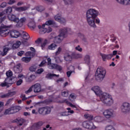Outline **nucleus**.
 Returning <instances> with one entry per match:
<instances>
[{"label":"nucleus","mask_w":130,"mask_h":130,"mask_svg":"<svg viewBox=\"0 0 130 130\" xmlns=\"http://www.w3.org/2000/svg\"><path fill=\"white\" fill-rule=\"evenodd\" d=\"M106 130H115V129L112 126H110V127H107L106 128Z\"/></svg>","instance_id":"obj_64"},{"label":"nucleus","mask_w":130,"mask_h":130,"mask_svg":"<svg viewBox=\"0 0 130 130\" xmlns=\"http://www.w3.org/2000/svg\"><path fill=\"white\" fill-rule=\"evenodd\" d=\"M0 35L2 37H6L10 35V30L7 29V26L2 25L0 26Z\"/></svg>","instance_id":"obj_6"},{"label":"nucleus","mask_w":130,"mask_h":130,"mask_svg":"<svg viewBox=\"0 0 130 130\" xmlns=\"http://www.w3.org/2000/svg\"><path fill=\"white\" fill-rule=\"evenodd\" d=\"M1 8H6L7 7V3L6 2H3L1 5Z\"/></svg>","instance_id":"obj_61"},{"label":"nucleus","mask_w":130,"mask_h":130,"mask_svg":"<svg viewBox=\"0 0 130 130\" xmlns=\"http://www.w3.org/2000/svg\"><path fill=\"white\" fill-rule=\"evenodd\" d=\"M106 75V70L103 67H99L96 69V72L95 73V79L98 82H102L103 79L105 78Z\"/></svg>","instance_id":"obj_3"},{"label":"nucleus","mask_w":130,"mask_h":130,"mask_svg":"<svg viewBox=\"0 0 130 130\" xmlns=\"http://www.w3.org/2000/svg\"><path fill=\"white\" fill-rule=\"evenodd\" d=\"M34 89V92L35 93H40L42 91L41 85L39 83H36L35 85L31 86Z\"/></svg>","instance_id":"obj_13"},{"label":"nucleus","mask_w":130,"mask_h":130,"mask_svg":"<svg viewBox=\"0 0 130 130\" xmlns=\"http://www.w3.org/2000/svg\"><path fill=\"white\" fill-rule=\"evenodd\" d=\"M35 78H36L35 75H31L29 76L28 80L30 81V82H32V81L35 79Z\"/></svg>","instance_id":"obj_50"},{"label":"nucleus","mask_w":130,"mask_h":130,"mask_svg":"<svg viewBox=\"0 0 130 130\" xmlns=\"http://www.w3.org/2000/svg\"><path fill=\"white\" fill-rule=\"evenodd\" d=\"M24 53H25V52L24 51H20L17 53V54L19 56H22L23 54H24Z\"/></svg>","instance_id":"obj_57"},{"label":"nucleus","mask_w":130,"mask_h":130,"mask_svg":"<svg viewBox=\"0 0 130 130\" xmlns=\"http://www.w3.org/2000/svg\"><path fill=\"white\" fill-rule=\"evenodd\" d=\"M100 55L102 57L103 60L104 61H106V59H111L112 57L113 56L112 54L107 55L105 54L101 53Z\"/></svg>","instance_id":"obj_20"},{"label":"nucleus","mask_w":130,"mask_h":130,"mask_svg":"<svg viewBox=\"0 0 130 130\" xmlns=\"http://www.w3.org/2000/svg\"><path fill=\"white\" fill-rule=\"evenodd\" d=\"M9 35L12 38H18L21 35L20 32L17 30H9Z\"/></svg>","instance_id":"obj_19"},{"label":"nucleus","mask_w":130,"mask_h":130,"mask_svg":"<svg viewBox=\"0 0 130 130\" xmlns=\"http://www.w3.org/2000/svg\"><path fill=\"white\" fill-rule=\"evenodd\" d=\"M7 78H11L13 76V72L12 71L9 70L6 73Z\"/></svg>","instance_id":"obj_40"},{"label":"nucleus","mask_w":130,"mask_h":130,"mask_svg":"<svg viewBox=\"0 0 130 130\" xmlns=\"http://www.w3.org/2000/svg\"><path fill=\"white\" fill-rule=\"evenodd\" d=\"M52 31V28L50 27H45V24L42 25V29L41 30V34H45V33H50Z\"/></svg>","instance_id":"obj_14"},{"label":"nucleus","mask_w":130,"mask_h":130,"mask_svg":"<svg viewBox=\"0 0 130 130\" xmlns=\"http://www.w3.org/2000/svg\"><path fill=\"white\" fill-rule=\"evenodd\" d=\"M84 59L85 63H87V64H89V63H90V55H86Z\"/></svg>","instance_id":"obj_35"},{"label":"nucleus","mask_w":130,"mask_h":130,"mask_svg":"<svg viewBox=\"0 0 130 130\" xmlns=\"http://www.w3.org/2000/svg\"><path fill=\"white\" fill-rule=\"evenodd\" d=\"M39 113L42 115H46V114H49L51 112V109L48 107H42L39 109Z\"/></svg>","instance_id":"obj_8"},{"label":"nucleus","mask_w":130,"mask_h":130,"mask_svg":"<svg viewBox=\"0 0 130 130\" xmlns=\"http://www.w3.org/2000/svg\"><path fill=\"white\" fill-rule=\"evenodd\" d=\"M23 83V80L22 79H19L17 82L16 85L17 86H20Z\"/></svg>","instance_id":"obj_56"},{"label":"nucleus","mask_w":130,"mask_h":130,"mask_svg":"<svg viewBox=\"0 0 130 130\" xmlns=\"http://www.w3.org/2000/svg\"><path fill=\"white\" fill-rule=\"evenodd\" d=\"M37 69V67L36 66H32L29 68V71L30 72H35Z\"/></svg>","instance_id":"obj_46"},{"label":"nucleus","mask_w":130,"mask_h":130,"mask_svg":"<svg viewBox=\"0 0 130 130\" xmlns=\"http://www.w3.org/2000/svg\"><path fill=\"white\" fill-rule=\"evenodd\" d=\"M44 71L43 69L41 68L37 71V74H41L42 73H43Z\"/></svg>","instance_id":"obj_58"},{"label":"nucleus","mask_w":130,"mask_h":130,"mask_svg":"<svg viewBox=\"0 0 130 130\" xmlns=\"http://www.w3.org/2000/svg\"><path fill=\"white\" fill-rule=\"evenodd\" d=\"M16 80H17V77H7L5 82H6L7 85H12V84H14L16 82Z\"/></svg>","instance_id":"obj_11"},{"label":"nucleus","mask_w":130,"mask_h":130,"mask_svg":"<svg viewBox=\"0 0 130 130\" xmlns=\"http://www.w3.org/2000/svg\"><path fill=\"white\" fill-rule=\"evenodd\" d=\"M42 125H43V122H39L38 123L34 124L32 126V128L34 129H39V128H40V127L42 126Z\"/></svg>","instance_id":"obj_22"},{"label":"nucleus","mask_w":130,"mask_h":130,"mask_svg":"<svg viewBox=\"0 0 130 130\" xmlns=\"http://www.w3.org/2000/svg\"><path fill=\"white\" fill-rule=\"evenodd\" d=\"M60 103H66V104H68V105H69V106L72 107V108H77L76 106L72 104V103L69 102L67 99L60 101Z\"/></svg>","instance_id":"obj_24"},{"label":"nucleus","mask_w":130,"mask_h":130,"mask_svg":"<svg viewBox=\"0 0 130 130\" xmlns=\"http://www.w3.org/2000/svg\"><path fill=\"white\" fill-rule=\"evenodd\" d=\"M28 27H29V28H32V29H35V28H36V23H35V21H34V20H32L28 23Z\"/></svg>","instance_id":"obj_32"},{"label":"nucleus","mask_w":130,"mask_h":130,"mask_svg":"<svg viewBox=\"0 0 130 130\" xmlns=\"http://www.w3.org/2000/svg\"><path fill=\"white\" fill-rule=\"evenodd\" d=\"M31 57H23L22 58L21 60L23 61V62L27 63V62H29L31 60Z\"/></svg>","instance_id":"obj_34"},{"label":"nucleus","mask_w":130,"mask_h":130,"mask_svg":"<svg viewBox=\"0 0 130 130\" xmlns=\"http://www.w3.org/2000/svg\"><path fill=\"white\" fill-rule=\"evenodd\" d=\"M16 3V1L15 0H10L9 2L8 3V5H13Z\"/></svg>","instance_id":"obj_59"},{"label":"nucleus","mask_w":130,"mask_h":130,"mask_svg":"<svg viewBox=\"0 0 130 130\" xmlns=\"http://www.w3.org/2000/svg\"><path fill=\"white\" fill-rule=\"evenodd\" d=\"M54 19L55 21L59 22L61 24H63L66 22V19L62 17H61V15L60 14H57L54 16Z\"/></svg>","instance_id":"obj_16"},{"label":"nucleus","mask_w":130,"mask_h":130,"mask_svg":"<svg viewBox=\"0 0 130 130\" xmlns=\"http://www.w3.org/2000/svg\"><path fill=\"white\" fill-rule=\"evenodd\" d=\"M61 95L62 97H68L69 96V91H63L61 92Z\"/></svg>","instance_id":"obj_42"},{"label":"nucleus","mask_w":130,"mask_h":130,"mask_svg":"<svg viewBox=\"0 0 130 130\" xmlns=\"http://www.w3.org/2000/svg\"><path fill=\"white\" fill-rule=\"evenodd\" d=\"M62 41V39L60 35H58L57 37H55L54 39V43L59 44Z\"/></svg>","instance_id":"obj_27"},{"label":"nucleus","mask_w":130,"mask_h":130,"mask_svg":"<svg viewBox=\"0 0 130 130\" xmlns=\"http://www.w3.org/2000/svg\"><path fill=\"white\" fill-rule=\"evenodd\" d=\"M72 57L73 58H82L83 57V55L82 54L76 53H72Z\"/></svg>","instance_id":"obj_28"},{"label":"nucleus","mask_w":130,"mask_h":130,"mask_svg":"<svg viewBox=\"0 0 130 130\" xmlns=\"http://www.w3.org/2000/svg\"><path fill=\"white\" fill-rule=\"evenodd\" d=\"M15 122H17L18 125L21 126V125H23V123L25 122V119L18 118L16 120Z\"/></svg>","instance_id":"obj_30"},{"label":"nucleus","mask_w":130,"mask_h":130,"mask_svg":"<svg viewBox=\"0 0 130 130\" xmlns=\"http://www.w3.org/2000/svg\"><path fill=\"white\" fill-rule=\"evenodd\" d=\"M91 90L92 91H93V92H94L96 95H97L98 96L100 95H100L102 94V91L101 90V88H100V87L98 86H95L91 88Z\"/></svg>","instance_id":"obj_17"},{"label":"nucleus","mask_w":130,"mask_h":130,"mask_svg":"<svg viewBox=\"0 0 130 130\" xmlns=\"http://www.w3.org/2000/svg\"><path fill=\"white\" fill-rule=\"evenodd\" d=\"M13 70L16 74H20V73H22V71H23L22 64L20 63H18L14 67Z\"/></svg>","instance_id":"obj_12"},{"label":"nucleus","mask_w":130,"mask_h":130,"mask_svg":"<svg viewBox=\"0 0 130 130\" xmlns=\"http://www.w3.org/2000/svg\"><path fill=\"white\" fill-rule=\"evenodd\" d=\"M8 19L10 21L12 22H15V23H18L19 22V18L17 17L15 15H8Z\"/></svg>","instance_id":"obj_21"},{"label":"nucleus","mask_w":130,"mask_h":130,"mask_svg":"<svg viewBox=\"0 0 130 130\" xmlns=\"http://www.w3.org/2000/svg\"><path fill=\"white\" fill-rule=\"evenodd\" d=\"M59 36L61 37H63V38H66V37H68V33L69 34H72V29L71 28H60L59 31Z\"/></svg>","instance_id":"obj_4"},{"label":"nucleus","mask_w":130,"mask_h":130,"mask_svg":"<svg viewBox=\"0 0 130 130\" xmlns=\"http://www.w3.org/2000/svg\"><path fill=\"white\" fill-rule=\"evenodd\" d=\"M20 45H21V42L17 41L15 43H14L12 46V49H17V48H19V47H20Z\"/></svg>","instance_id":"obj_29"},{"label":"nucleus","mask_w":130,"mask_h":130,"mask_svg":"<svg viewBox=\"0 0 130 130\" xmlns=\"http://www.w3.org/2000/svg\"><path fill=\"white\" fill-rule=\"evenodd\" d=\"M20 98H22V101H24V100H27V98H26V95L24 94H22L20 96Z\"/></svg>","instance_id":"obj_54"},{"label":"nucleus","mask_w":130,"mask_h":130,"mask_svg":"<svg viewBox=\"0 0 130 130\" xmlns=\"http://www.w3.org/2000/svg\"><path fill=\"white\" fill-rule=\"evenodd\" d=\"M83 126L88 129H95L96 126L94 125L93 122L91 121H86L83 122Z\"/></svg>","instance_id":"obj_7"},{"label":"nucleus","mask_w":130,"mask_h":130,"mask_svg":"<svg viewBox=\"0 0 130 130\" xmlns=\"http://www.w3.org/2000/svg\"><path fill=\"white\" fill-rule=\"evenodd\" d=\"M76 50H77V51H79V52H82L83 51V49L81 48L80 45H78L77 47H75Z\"/></svg>","instance_id":"obj_49"},{"label":"nucleus","mask_w":130,"mask_h":130,"mask_svg":"<svg viewBox=\"0 0 130 130\" xmlns=\"http://www.w3.org/2000/svg\"><path fill=\"white\" fill-rule=\"evenodd\" d=\"M63 58L66 61H67V62H70V61L73 60V53L71 54H70L69 53H65Z\"/></svg>","instance_id":"obj_18"},{"label":"nucleus","mask_w":130,"mask_h":130,"mask_svg":"<svg viewBox=\"0 0 130 130\" xmlns=\"http://www.w3.org/2000/svg\"><path fill=\"white\" fill-rule=\"evenodd\" d=\"M2 98H9L8 93L4 94L1 96Z\"/></svg>","instance_id":"obj_63"},{"label":"nucleus","mask_w":130,"mask_h":130,"mask_svg":"<svg viewBox=\"0 0 130 130\" xmlns=\"http://www.w3.org/2000/svg\"><path fill=\"white\" fill-rule=\"evenodd\" d=\"M84 117L89 120H92V119H93V116L90 114L84 115Z\"/></svg>","instance_id":"obj_43"},{"label":"nucleus","mask_w":130,"mask_h":130,"mask_svg":"<svg viewBox=\"0 0 130 130\" xmlns=\"http://www.w3.org/2000/svg\"><path fill=\"white\" fill-rule=\"evenodd\" d=\"M94 120L95 121V122H103L104 120V118H103V117L96 116L94 118Z\"/></svg>","instance_id":"obj_26"},{"label":"nucleus","mask_w":130,"mask_h":130,"mask_svg":"<svg viewBox=\"0 0 130 130\" xmlns=\"http://www.w3.org/2000/svg\"><path fill=\"white\" fill-rule=\"evenodd\" d=\"M73 73H75V71H70L67 72V77H68V78H70V77H71V75H72V74Z\"/></svg>","instance_id":"obj_52"},{"label":"nucleus","mask_w":130,"mask_h":130,"mask_svg":"<svg viewBox=\"0 0 130 130\" xmlns=\"http://www.w3.org/2000/svg\"><path fill=\"white\" fill-rule=\"evenodd\" d=\"M64 2V4L66 6H68L69 5H72L73 4V0H63Z\"/></svg>","instance_id":"obj_41"},{"label":"nucleus","mask_w":130,"mask_h":130,"mask_svg":"<svg viewBox=\"0 0 130 130\" xmlns=\"http://www.w3.org/2000/svg\"><path fill=\"white\" fill-rule=\"evenodd\" d=\"M57 65L56 64H51V65H49V69H52L53 70H55L56 69V67H57Z\"/></svg>","instance_id":"obj_48"},{"label":"nucleus","mask_w":130,"mask_h":130,"mask_svg":"<svg viewBox=\"0 0 130 130\" xmlns=\"http://www.w3.org/2000/svg\"><path fill=\"white\" fill-rule=\"evenodd\" d=\"M121 111L124 114L128 113L130 111V104L128 103H124L121 106Z\"/></svg>","instance_id":"obj_5"},{"label":"nucleus","mask_w":130,"mask_h":130,"mask_svg":"<svg viewBox=\"0 0 130 130\" xmlns=\"http://www.w3.org/2000/svg\"><path fill=\"white\" fill-rule=\"evenodd\" d=\"M13 11V9H12L11 7H8L7 10H6V11H3V12H5V14H9V13H12Z\"/></svg>","instance_id":"obj_47"},{"label":"nucleus","mask_w":130,"mask_h":130,"mask_svg":"<svg viewBox=\"0 0 130 130\" xmlns=\"http://www.w3.org/2000/svg\"><path fill=\"white\" fill-rule=\"evenodd\" d=\"M36 43L37 44H40V43H41V38H39L36 41H35Z\"/></svg>","instance_id":"obj_60"},{"label":"nucleus","mask_w":130,"mask_h":130,"mask_svg":"<svg viewBox=\"0 0 130 130\" xmlns=\"http://www.w3.org/2000/svg\"><path fill=\"white\" fill-rule=\"evenodd\" d=\"M16 91H9L8 94V97H12L14 96V95H16Z\"/></svg>","instance_id":"obj_45"},{"label":"nucleus","mask_w":130,"mask_h":130,"mask_svg":"<svg viewBox=\"0 0 130 130\" xmlns=\"http://www.w3.org/2000/svg\"><path fill=\"white\" fill-rule=\"evenodd\" d=\"M10 49H11V48H9V47L4 48L3 49V52H2L0 51V55H2V56H5V55H7V54L8 53V51L9 50H10Z\"/></svg>","instance_id":"obj_25"},{"label":"nucleus","mask_w":130,"mask_h":130,"mask_svg":"<svg viewBox=\"0 0 130 130\" xmlns=\"http://www.w3.org/2000/svg\"><path fill=\"white\" fill-rule=\"evenodd\" d=\"M2 98H9L8 93L4 94L1 96Z\"/></svg>","instance_id":"obj_62"},{"label":"nucleus","mask_w":130,"mask_h":130,"mask_svg":"<svg viewBox=\"0 0 130 130\" xmlns=\"http://www.w3.org/2000/svg\"><path fill=\"white\" fill-rule=\"evenodd\" d=\"M30 7L29 6H23L21 7V12H24L25 11H27L28 9H29Z\"/></svg>","instance_id":"obj_51"},{"label":"nucleus","mask_w":130,"mask_h":130,"mask_svg":"<svg viewBox=\"0 0 130 130\" xmlns=\"http://www.w3.org/2000/svg\"><path fill=\"white\" fill-rule=\"evenodd\" d=\"M34 11H35L36 12H43V11H44V7H43L42 6H37L36 7H35V9L34 10Z\"/></svg>","instance_id":"obj_33"},{"label":"nucleus","mask_w":130,"mask_h":130,"mask_svg":"<svg viewBox=\"0 0 130 130\" xmlns=\"http://www.w3.org/2000/svg\"><path fill=\"white\" fill-rule=\"evenodd\" d=\"M33 89V86H31L28 89V90L26 91L25 92V94H28V93H31V92H32V90Z\"/></svg>","instance_id":"obj_53"},{"label":"nucleus","mask_w":130,"mask_h":130,"mask_svg":"<svg viewBox=\"0 0 130 130\" xmlns=\"http://www.w3.org/2000/svg\"><path fill=\"white\" fill-rule=\"evenodd\" d=\"M22 38L25 40H28L29 38H30V36H29V34L24 31H22Z\"/></svg>","instance_id":"obj_31"},{"label":"nucleus","mask_w":130,"mask_h":130,"mask_svg":"<svg viewBox=\"0 0 130 130\" xmlns=\"http://www.w3.org/2000/svg\"><path fill=\"white\" fill-rule=\"evenodd\" d=\"M76 96L74 93H71L69 96V100L71 102H73L75 99H76Z\"/></svg>","instance_id":"obj_38"},{"label":"nucleus","mask_w":130,"mask_h":130,"mask_svg":"<svg viewBox=\"0 0 130 130\" xmlns=\"http://www.w3.org/2000/svg\"><path fill=\"white\" fill-rule=\"evenodd\" d=\"M19 111V110L17 109L16 107H12L8 109L5 111V114H14Z\"/></svg>","instance_id":"obj_10"},{"label":"nucleus","mask_w":130,"mask_h":130,"mask_svg":"<svg viewBox=\"0 0 130 130\" xmlns=\"http://www.w3.org/2000/svg\"><path fill=\"white\" fill-rule=\"evenodd\" d=\"M56 47H57V45H56V44H55L53 43L49 46L48 48L50 50H54V49H55Z\"/></svg>","instance_id":"obj_36"},{"label":"nucleus","mask_w":130,"mask_h":130,"mask_svg":"<svg viewBox=\"0 0 130 130\" xmlns=\"http://www.w3.org/2000/svg\"><path fill=\"white\" fill-rule=\"evenodd\" d=\"M99 15V12L95 9H90L87 11L86 13V21L89 26L92 28H97L96 24H100V19L99 18L96 19Z\"/></svg>","instance_id":"obj_1"},{"label":"nucleus","mask_w":130,"mask_h":130,"mask_svg":"<svg viewBox=\"0 0 130 130\" xmlns=\"http://www.w3.org/2000/svg\"><path fill=\"white\" fill-rule=\"evenodd\" d=\"M103 114L106 118H111V117H113V110L107 109L104 111Z\"/></svg>","instance_id":"obj_9"},{"label":"nucleus","mask_w":130,"mask_h":130,"mask_svg":"<svg viewBox=\"0 0 130 130\" xmlns=\"http://www.w3.org/2000/svg\"><path fill=\"white\" fill-rule=\"evenodd\" d=\"M61 50H62V49L61 47H59L58 48L57 51L55 53V54L56 56L58 55L59 54H60V52H61Z\"/></svg>","instance_id":"obj_44"},{"label":"nucleus","mask_w":130,"mask_h":130,"mask_svg":"<svg viewBox=\"0 0 130 130\" xmlns=\"http://www.w3.org/2000/svg\"><path fill=\"white\" fill-rule=\"evenodd\" d=\"M27 22V18L25 17H21L19 19V22H17L16 24V27L18 28H21L23 26V23H26Z\"/></svg>","instance_id":"obj_15"},{"label":"nucleus","mask_w":130,"mask_h":130,"mask_svg":"<svg viewBox=\"0 0 130 130\" xmlns=\"http://www.w3.org/2000/svg\"><path fill=\"white\" fill-rule=\"evenodd\" d=\"M116 2L118 3V4L124 5L125 6L130 5V0H116Z\"/></svg>","instance_id":"obj_23"},{"label":"nucleus","mask_w":130,"mask_h":130,"mask_svg":"<svg viewBox=\"0 0 130 130\" xmlns=\"http://www.w3.org/2000/svg\"><path fill=\"white\" fill-rule=\"evenodd\" d=\"M55 70H57L58 71H59V72H60V71L62 70V68L61 67V66L57 64Z\"/></svg>","instance_id":"obj_55"},{"label":"nucleus","mask_w":130,"mask_h":130,"mask_svg":"<svg viewBox=\"0 0 130 130\" xmlns=\"http://www.w3.org/2000/svg\"><path fill=\"white\" fill-rule=\"evenodd\" d=\"M54 24V21L52 20H48L46 22L45 24L43 25H45V26H49V25H53Z\"/></svg>","instance_id":"obj_39"},{"label":"nucleus","mask_w":130,"mask_h":130,"mask_svg":"<svg viewBox=\"0 0 130 130\" xmlns=\"http://www.w3.org/2000/svg\"><path fill=\"white\" fill-rule=\"evenodd\" d=\"M101 101L106 106H111L113 104V99L109 93L104 92L100 95Z\"/></svg>","instance_id":"obj_2"},{"label":"nucleus","mask_w":130,"mask_h":130,"mask_svg":"<svg viewBox=\"0 0 130 130\" xmlns=\"http://www.w3.org/2000/svg\"><path fill=\"white\" fill-rule=\"evenodd\" d=\"M53 77H59V75H56L54 74H48L46 76V78H47L48 79H51V78Z\"/></svg>","instance_id":"obj_37"}]
</instances>
